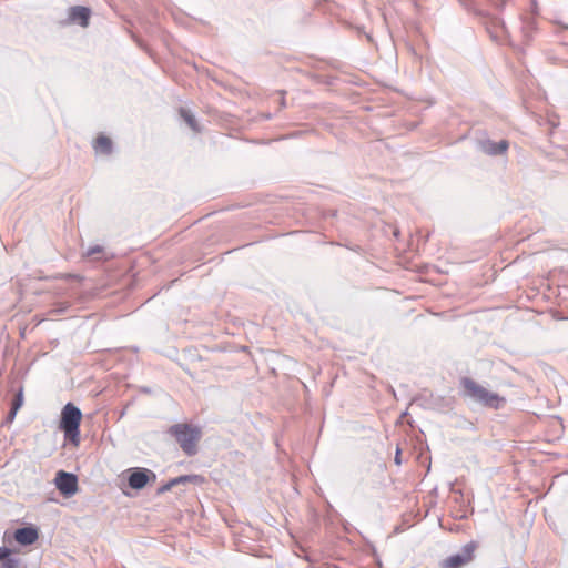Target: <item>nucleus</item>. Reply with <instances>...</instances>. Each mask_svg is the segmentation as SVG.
<instances>
[{
  "label": "nucleus",
  "mask_w": 568,
  "mask_h": 568,
  "mask_svg": "<svg viewBox=\"0 0 568 568\" xmlns=\"http://www.w3.org/2000/svg\"><path fill=\"white\" fill-rule=\"evenodd\" d=\"M180 114L181 116L183 118V120L186 122V124L193 130V131H199V128H197V124H196V121L194 119V116L185 109H181L180 110Z\"/></svg>",
  "instance_id": "4468645a"
},
{
  "label": "nucleus",
  "mask_w": 568,
  "mask_h": 568,
  "mask_svg": "<svg viewBox=\"0 0 568 568\" xmlns=\"http://www.w3.org/2000/svg\"><path fill=\"white\" fill-rule=\"evenodd\" d=\"M82 417L81 409L71 402L63 406L60 414L59 429L63 433L64 440L75 447L79 446L81 439Z\"/></svg>",
  "instance_id": "f03ea898"
},
{
  "label": "nucleus",
  "mask_w": 568,
  "mask_h": 568,
  "mask_svg": "<svg viewBox=\"0 0 568 568\" xmlns=\"http://www.w3.org/2000/svg\"><path fill=\"white\" fill-rule=\"evenodd\" d=\"M507 149H508V142L506 140H501L499 142L486 140L480 143V150L484 153L489 154V155L501 154Z\"/></svg>",
  "instance_id": "1a4fd4ad"
},
{
  "label": "nucleus",
  "mask_w": 568,
  "mask_h": 568,
  "mask_svg": "<svg viewBox=\"0 0 568 568\" xmlns=\"http://www.w3.org/2000/svg\"><path fill=\"white\" fill-rule=\"evenodd\" d=\"M40 529L33 524H26L14 530L7 529L3 534V542L11 545L16 541L21 547L36 544L39 539Z\"/></svg>",
  "instance_id": "20e7f679"
},
{
  "label": "nucleus",
  "mask_w": 568,
  "mask_h": 568,
  "mask_svg": "<svg viewBox=\"0 0 568 568\" xmlns=\"http://www.w3.org/2000/svg\"><path fill=\"white\" fill-rule=\"evenodd\" d=\"M54 485L64 498H70L79 490V478L73 473L58 470L54 478Z\"/></svg>",
  "instance_id": "0eeeda50"
},
{
  "label": "nucleus",
  "mask_w": 568,
  "mask_h": 568,
  "mask_svg": "<svg viewBox=\"0 0 568 568\" xmlns=\"http://www.w3.org/2000/svg\"><path fill=\"white\" fill-rule=\"evenodd\" d=\"M130 403H128L124 407V409H122L121 414H120V417H123L124 414H125V409L129 407Z\"/></svg>",
  "instance_id": "aec40b11"
},
{
  "label": "nucleus",
  "mask_w": 568,
  "mask_h": 568,
  "mask_svg": "<svg viewBox=\"0 0 568 568\" xmlns=\"http://www.w3.org/2000/svg\"><path fill=\"white\" fill-rule=\"evenodd\" d=\"M547 291H552L555 286L547 285L545 286Z\"/></svg>",
  "instance_id": "4be33fe9"
},
{
  "label": "nucleus",
  "mask_w": 568,
  "mask_h": 568,
  "mask_svg": "<svg viewBox=\"0 0 568 568\" xmlns=\"http://www.w3.org/2000/svg\"><path fill=\"white\" fill-rule=\"evenodd\" d=\"M22 404H23V394H22V389H20L11 403V407L13 409V415H17V413L20 409V407L22 406Z\"/></svg>",
  "instance_id": "2eb2a0df"
},
{
  "label": "nucleus",
  "mask_w": 568,
  "mask_h": 568,
  "mask_svg": "<svg viewBox=\"0 0 568 568\" xmlns=\"http://www.w3.org/2000/svg\"><path fill=\"white\" fill-rule=\"evenodd\" d=\"M67 308H68V306H64V307H61V308H59V310H57V311H58L59 313H63V312H65V310H67Z\"/></svg>",
  "instance_id": "412c9836"
},
{
  "label": "nucleus",
  "mask_w": 568,
  "mask_h": 568,
  "mask_svg": "<svg viewBox=\"0 0 568 568\" xmlns=\"http://www.w3.org/2000/svg\"><path fill=\"white\" fill-rule=\"evenodd\" d=\"M90 10L85 7H73L70 10V19L73 22H78L82 27H87L89 23Z\"/></svg>",
  "instance_id": "9d476101"
},
{
  "label": "nucleus",
  "mask_w": 568,
  "mask_h": 568,
  "mask_svg": "<svg viewBox=\"0 0 568 568\" xmlns=\"http://www.w3.org/2000/svg\"><path fill=\"white\" fill-rule=\"evenodd\" d=\"M111 140L108 136L100 135L94 143V149L97 152L110 153L111 152Z\"/></svg>",
  "instance_id": "ddd939ff"
},
{
  "label": "nucleus",
  "mask_w": 568,
  "mask_h": 568,
  "mask_svg": "<svg viewBox=\"0 0 568 568\" xmlns=\"http://www.w3.org/2000/svg\"><path fill=\"white\" fill-rule=\"evenodd\" d=\"M460 385L463 387L462 396L481 406L498 409L500 403L505 402L497 393L489 392L470 377H462Z\"/></svg>",
  "instance_id": "7ed1b4c3"
},
{
  "label": "nucleus",
  "mask_w": 568,
  "mask_h": 568,
  "mask_svg": "<svg viewBox=\"0 0 568 568\" xmlns=\"http://www.w3.org/2000/svg\"><path fill=\"white\" fill-rule=\"evenodd\" d=\"M84 255L94 260H109L111 255L101 245H94L89 247Z\"/></svg>",
  "instance_id": "f8f14e48"
},
{
  "label": "nucleus",
  "mask_w": 568,
  "mask_h": 568,
  "mask_svg": "<svg viewBox=\"0 0 568 568\" xmlns=\"http://www.w3.org/2000/svg\"><path fill=\"white\" fill-rule=\"evenodd\" d=\"M478 548L477 541H469L465 546L462 547V549L448 556L446 559H444L440 564L442 568H462L465 565L473 561L475 558V551Z\"/></svg>",
  "instance_id": "39448f33"
},
{
  "label": "nucleus",
  "mask_w": 568,
  "mask_h": 568,
  "mask_svg": "<svg viewBox=\"0 0 568 568\" xmlns=\"http://www.w3.org/2000/svg\"><path fill=\"white\" fill-rule=\"evenodd\" d=\"M18 550L8 546L0 547V568H28L21 558L14 557Z\"/></svg>",
  "instance_id": "6e6552de"
},
{
  "label": "nucleus",
  "mask_w": 568,
  "mask_h": 568,
  "mask_svg": "<svg viewBox=\"0 0 568 568\" xmlns=\"http://www.w3.org/2000/svg\"><path fill=\"white\" fill-rule=\"evenodd\" d=\"M14 417H16V415H13V409H12V407H10V410L7 416V420L12 422L14 419Z\"/></svg>",
  "instance_id": "a211bd4d"
},
{
  "label": "nucleus",
  "mask_w": 568,
  "mask_h": 568,
  "mask_svg": "<svg viewBox=\"0 0 568 568\" xmlns=\"http://www.w3.org/2000/svg\"><path fill=\"white\" fill-rule=\"evenodd\" d=\"M128 474V486L134 490H142L156 480V474L144 467H132Z\"/></svg>",
  "instance_id": "423d86ee"
},
{
  "label": "nucleus",
  "mask_w": 568,
  "mask_h": 568,
  "mask_svg": "<svg viewBox=\"0 0 568 568\" xmlns=\"http://www.w3.org/2000/svg\"><path fill=\"white\" fill-rule=\"evenodd\" d=\"M141 390L145 394H151V389L149 387H142Z\"/></svg>",
  "instance_id": "6ab92c4d"
},
{
  "label": "nucleus",
  "mask_w": 568,
  "mask_h": 568,
  "mask_svg": "<svg viewBox=\"0 0 568 568\" xmlns=\"http://www.w3.org/2000/svg\"><path fill=\"white\" fill-rule=\"evenodd\" d=\"M402 450L399 447H397L396 449V454H395V457H394V462L396 465H400L402 464Z\"/></svg>",
  "instance_id": "f3484780"
},
{
  "label": "nucleus",
  "mask_w": 568,
  "mask_h": 568,
  "mask_svg": "<svg viewBox=\"0 0 568 568\" xmlns=\"http://www.w3.org/2000/svg\"><path fill=\"white\" fill-rule=\"evenodd\" d=\"M206 481L205 477L202 475L196 474H190V475H181L175 478H173V483L175 484V487L179 485H186V484H193V485H203Z\"/></svg>",
  "instance_id": "9b49d317"
},
{
  "label": "nucleus",
  "mask_w": 568,
  "mask_h": 568,
  "mask_svg": "<svg viewBox=\"0 0 568 568\" xmlns=\"http://www.w3.org/2000/svg\"><path fill=\"white\" fill-rule=\"evenodd\" d=\"M168 434L172 436L185 455L192 457L197 454V444L202 438V429L190 423H178L169 427Z\"/></svg>",
  "instance_id": "f257e3e1"
},
{
  "label": "nucleus",
  "mask_w": 568,
  "mask_h": 568,
  "mask_svg": "<svg viewBox=\"0 0 568 568\" xmlns=\"http://www.w3.org/2000/svg\"><path fill=\"white\" fill-rule=\"evenodd\" d=\"M173 487H175V484L173 483V478H172L168 483H165L164 485L159 487L156 494L162 495L166 491H170Z\"/></svg>",
  "instance_id": "dca6fc26"
}]
</instances>
